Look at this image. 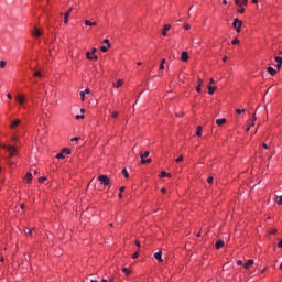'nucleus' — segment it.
<instances>
[{"label": "nucleus", "instance_id": "aec40b11", "mask_svg": "<svg viewBox=\"0 0 282 282\" xmlns=\"http://www.w3.org/2000/svg\"><path fill=\"white\" fill-rule=\"evenodd\" d=\"M122 85H124V82L122 79H119L117 82V84H113V87H116V89H120V87H122Z\"/></svg>", "mask_w": 282, "mask_h": 282}, {"label": "nucleus", "instance_id": "9b49d317", "mask_svg": "<svg viewBox=\"0 0 282 282\" xmlns=\"http://www.w3.org/2000/svg\"><path fill=\"white\" fill-rule=\"evenodd\" d=\"M86 58L88 61H98V56L94 55V53H86Z\"/></svg>", "mask_w": 282, "mask_h": 282}, {"label": "nucleus", "instance_id": "a18cd8bd", "mask_svg": "<svg viewBox=\"0 0 282 282\" xmlns=\"http://www.w3.org/2000/svg\"><path fill=\"white\" fill-rule=\"evenodd\" d=\"M79 140H80V138L75 137V138L72 139V142H78Z\"/></svg>", "mask_w": 282, "mask_h": 282}, {"label": "nucleus", "instance_id": "8fccbe9b", "mask_svg": "<svg viewBox=\"0 0 282 282\" xmlns=\"http://www.w3.org/2000/svg\"><path fill=\"white\" fill-rule=\"evenodd\" d=\"M8 165L12 166V164H14L12 161H10V159H7Z\"/></svg>", "mask_w": 282, "mask_h": 282}, {"label": "nucleus", "instance_id": "37998d69", "mask_svg": "<svg viewBox=\"0 0 282 282\" xmlns=\"http://www.w3.org/2000/svg\"><path fill=\"white\" fill-rule=\"evenodd\" d=\"M184 29H185V30H191V24L185 23V24H184Z\"/></svg>", "mask_w": 282, "mask_h": 282}, {"label": "nucleus", "instance_id": "c9c22d12", "mask_svg": "<svg viewBox=\"0 0 282 282\" xmlns=\"http://www.w3.org/2000/svg\"><path fill=\"white\" fill-rule=\"evenodd\" d=\"M75 118L76 120H83V118H85V115H77Z\"/></svg>", "mask_w": 282, "mask_h": 282}, {"label": "nucleus", "instance_id": "423d86ee", "mask_svg": "<svg viewBox=\"0 0 282 282\" xmlns=\"http://www.w3.org/2000/svg\"><path fill=\"white\" fill-rule=\"evenodd\" d=\"M74 8H70L65 14H64V23L67 25L69 23V14H72Z\"/></svg>", "mask_w": 282, "mask_h": 282}, {"label": "nucleus", "instance_id": "b1692460", "mask_svg": "<svg viewBox=\"0 0 282 282\" xmlns=\"http://www.w3.org/2000/svg\"><path fill=\"white\" fill-rule=\"evenodd\" d=\"M56 158H57V160H65V152L62 151L61 153H58V154L56 155Z\"/></svg>", "mask_w": 282, "mask_h": 282}, {"label": "nucleus", "instance_id": "cd10ccee", "mask_svg": "<svg viewBox=\"0 0 282 282\" xmlns=\"http://www.w3.org/2000/svg\"><path fill=\"white\" fill-rule=\"evenodd\" d=\"M164 63H166V59L165 58H163L162 61H161V64H160V66H159V69H164Z\"/></svg>", "mask_w": 282, "mask_h": 282}, {"label": "nucleus", "instance_id": "f8f14e48", "mask_svg": "<svg viewBox=\"0 0 282 282\" xmlns=\"http://www.w3.org/2000/svg\"><path fill=\"white\" fill-rule=\"evenodd\" d=\"M24 181L26 182V184H32V173L28 172L24 176Z\"/></svg>", "mask_w": 282, "mask_h": 282}, {"label": "nucleus", "instance_id": "c756f323", "mask_svg": "<svg viewBox=\"0 0 282 282\" xmlns=\"http://www.w3.org/2000/svg\"><path fill=\"white\" fill-rule=\"evenodd\" d=\"M34 76H36L37 78H41L43 76V74L41 73V70H36L34 73Z\"/></svg>", "mask_w": 282, "mask_h": 282}, {"label": "nucleus", "instance_id": "5fc2aeb1", "mask_svg": "<svg viewBox=\"0 0 282 282\" xmlns=\"http://www.w3.org/2000/svg\"><path fill=\"white\" fill-rule=\"evenodd\" d=\"M237 265H243V261L238 260V261H237Z\"/></svg>", "mask_w": 282, "mask_h": 282}, {"label": "nucleus", "instance_id": "de8ad7c7", "mask_svg": "<svg viewBox=\"0 0 282 282\" xmlns=\"http://www.w3.org/2000/svg\"><path fill=\"white\" fill-rule=\"evenodd\" d=\"M183 160H184V156L181 155L180 158L176 159V162H182Z\"/></svg>", "mask_w": 282, "mask_h": 282}, {"label": "nucleus", "instance_id": "e433bc0d", "mask_svg": "<svg viewBox=\"0 0 282 282\" xmlns=\"http://www.w3.org/2000/svg\"><path fill=\"white\" fill-rule=\"evenodd\" d=\"M0 67L3 69L6 67V61H0Z\"/></svg>", "mask_w": 282, "mask_h": 282}, {"label": "nucleus", "instance_id": "dca6fc26", "mask_svg": "<svg viewBox=\"0 0 282 282\" xmlns=\"http://www.w3.org/2000/svg\"><path fill=\"white\" fill-rule=\"evenodd\" d=\"M43 35V32H41V30L39 28H35L34 31H33V36H42Z\"/></svg>", "mask_w": 282, "mask_h": 282}, {"label": "nucleus", "instance_id": "774afa93", "mask_svg": "<svg viewBox=\"0 0 282 282\" xmlns=\"http://www.w3.org/2000/svg\"><path fill=\"white\" fill-rule=\"evenodd\" d=\"M101 282H109L107 279H102Z\"/></svg>", "mask_w": 282, "mask_h": 282}, {"label": "nucleus", "instance_id": "f03ea898", "mask_svg": "<svg viewBox=\"0 0 282 282\" xmlns=\"http://www.w3.org/2000/svg\"><path fill=\"white\" fill-rule=\"evenodd\" d=\"M98 181L100 182V184H102V186H109V184H111V181L107 175H99Z\"/></svg>", "mask_w": 282, "mask_h": 282}, {"label": "nucleus", "instance_id": "393cba45", "mask_svg": "<svg viewBox=\"0 0 282 282\" xmlns=\"http://www.w3.org/2000/svg\"><path fill=\"white\" fill-rule=\"evenodd\" d=\"M122 272H123V274H126V276H129L131 274V271L127 268H123Z\"/></svg>", "mask_w": 282, "mask_h": 282}, {"label": "nucleus", "instance_id": "6ab92c4d", "mask_svg": "<svg viewBox=\"0 0 282 282\" xmlns=\"http://www.w3.org/2000/svg\"><path fill=\"white\" fill-rule=\"evenodd\" d=\"M267 72L271 75V76H274L276 74V69H274V67L272 66H269L267 68Z\"/></svg>", "mask_w": 282, "mask_h": 282}, {"label": "nucleus", "instance_id": "bf43d9fd", "mask_svg": "<svg viewBox=\"0 0 282 282\" xmlns=\"http://www.w3.org/2000/svg\"><path fill=\"white\" fill-rule=\"evenodd\" d=\"M223 61H224V63H226L228 61V56H224Z\"/></svg>", "mask_w": 282, "mask_h": 282}, {"label": "nucleus", "instance_id": "58836bf2", "mask_svg": "<svg viewBox=\"0 0 282 282\" xmlns=\"http://www.w3.org/2000/svg\"><path fill=\"white\" fill-rule=\"evenodd\" d=\"M240 6H248V0H242V1L240 2Z\"/></svg>", "mask_w": 282, "mask_h": 282}, {"label": "nucleus", "instance_id": "a211bd4d", "mask_svg": "<svg viewBox=\"0 0 282 282\" xmlns=\"http://www.w3.org/2000/svg\"><path fill=\"white\" fill-rule=\"evenodd\" d=\"M224 240H218L216 243H215V248L216 250H219V248H224Z\"/></svg>", "mask_w": 282, "mask_h": 282}, {"label": "nucleus", "instance_id": "473e14b6", "mask_svg": "<svg viewBox=\"0 0 282 282\" xmlns=\"http://www.w3.org/2000/svg\"><path fill=\"white\" fill-rule=\"evenodd\" d=\"M231 44H232V45H239V39H234V40L231 41Z\"/></svg>", "mask_w": 282, "mask_h": 282}, {"label": "nucleus", "instance_id": "7c9ffc66", "mask_svg": "<svg viewBox=\"0 0 282 282\" xmlns=\"http://www.w3.org/2000/svg\"><path fill=\"white\" fill-rule=\"evenodd\" d=\"M275 202H276V204H282V195L276 196Z\"/></svg>", "mask_w": 282, "mask_h": 282}, {"label": "nucleus", "instance_id": "79ce46f5", "mask_svg": "<svg viewBox=\"0 0 282 282\" xmlns=\"http://www.w3.org/2000/svg\"><path fill=\"white\" fill-rule=\"evenodd\" d=\"M104 43H105L106 45H108V47H110V45H111V44H109V39H105V40H104Z\"/></svg>", "mask_w": 282, "mask_h": 282}, {"label": "nucleus", "instance_id": "4be33fe9", "mask_svg": "<svg viewBox=\"0 0 282 282\" xmlns=\"http://www.w3.org/2000/svg\"><path fill=\"white\" fill-rule=\"evenodd\" d=\"M202 131H203L202 126H198V127H197V130H196V135H197V138H202Z\"/></svg>", "mask_w": 282, "mask_h": 282}, {"label": "nucleus", "instance_id": "39448f33", "mask_svg": "<svg viewBox=\"0 0 282 282\" xmlns=\"http://www.w3.org/2000/svg\"><path fill=\"white\" fill-rule=\"evenodd\" d=\"M15 100L21 107H23V105H25V95L18 94Z\"/></svg>", "mask_w": 282, "mask_h": 282}, {"label": "nucleus", "instance_id": "5701e85b", "mask_svg": "<svg viewBox=\"0 0 282 282\" xmlns=\"http://www.w3.org/2000/svg\"><path fill=\"white\" fill-rule=\"evenodd\" d=\"M124 191H126V187L124 186H121L120 188H119V194H118V197L120 198V199H122V193H124Z\"/></svg>", "mask_w": 282, "mask_h": 282}, {"label": "nucleus", "instance_id": "864d4df0", "mask_svg": "<svg viewBox=\"0 0 282 282\" xmlns=\"http://www.w3.org/2000/svg\"><path fill=\"white\" fill-rule=\"evenodd\" d=\"M7 98H8L9 100H12V95H11L10 93H8V94H7Z\"/></svg>", "mask_w": 282, "mask_h": 282}, {"label": "nucleus", "instance_id": "4c0bfd02", "mask_svg": "<svg viewBox=\"0 0 282 282\" xmlns=\"http://www.w3.org/2000/svg\"><path fill=\"white\" fill-rule=\"evenodd\" d=\"M108 50H109V47H107V46H101V47H100V51H101V52H107Z\"/></svg>", "mask_w": 282, "mask_h": 282}, {"label": "nucleus", "instance_id": "ea45409f", "mask_svg": "<svg viewBox=\"0 0 282 282\" xmlns=\"http://www.w3.org/2000/svg\"><path fill=\"white\" fill-rule=\"evenodd\" d=\"M111 117H112V118H118V111H113V112L111 113Z\"/></svg>", "mask_w": 282, "mask_h": 282}, {"label": "nucleus", "instance_id": "6e6552de", "mask_svg": "<svg viewBox=\"0 0 282 282\" xmlns=\"http://www.w3.org/2000/svg\"><path fill=\"white\" fill-rule=\"evenodd\" d=\"M181 61H183V63H186L188 61V52L186 51L182 52Z\"/></svg>", "mask_w": 282, "mask_h": 282}, {"label": "nucleus", "instance_id": "a19ab883", "mask_svg": "<svg viewBox=\"0 0 282 282\" xmlns=\"http://www.w3.org/2000/svg\"><path fill=\"white\" fill-rule=\"evenodd\" d=\"M139 256H140V254H139L138 251H137V252H134V253L132 254V259H138Z\"/></svg>", "mask_w": 282, "mask_h": 282}, {"label": "nucleus", "instance_id": "0eeeda50", "mask_svg": "<svg viewBox=\"0 0 282 282\" xmlns=\"http://www.w3.org/2000/svg\"><path fill=\"white\" fill-rule=\"evenodd\" d=\"M154 259H156V261H159V263H162L164 261L162 259V251L154 253Z\"/></svg>", "mask_w": 282, "mask_h": 282}, {"label": "nucleus", "instance_id": "a878e982", "mask_svg": "<svg viewBox=\"0 0 282 282\" xmlns=\"http://www.w3.org/2000/svg\"><path fill=\"white\" fill-rule=\"evenodd\" d=\"M160 177H171V174L163 171V172H161Z\"/></svg>", "mask_w": 282, "mask_h": 282}, {"label": "nucleus", "instance_id": "052dcab7", "mask_svg": "<svg viewBox=\"0 0 282 282\" xmlns=\"http://www.w3.org/2000/svg\"><path fill=\"white\" fill-rule=\"evenodd\" d=\"M223 6H228V0H224Z\"/></svg>", "mask_w": 282, "mask_h": 282}, {"label": "nucleus", "instance_id": "f704fd0d", "mask_svg": "<svg viewBox=\"0 0 282 282\" xmlns=\"http://www.w3.org/2000/svg\"><path fill=\"white\" fill-rule=\"evenodd\" d=\"M245 112H246L245 109H237V110H236V113H238V115H241V113H245Z\"/></svg>", "mask_w": 282, "mask_h": 282}, {"label": "nucleus", "instance_id": "20e7f679", "mask_svg": "<svg viewBox=\"0 0 282 282\" xmlns=\"http://www.w3.org/2000/svg\"><path fill=\"white\" fill-rule=\"evenodd\" d=\"M149 155V151L140 154L141 164H151V159H145Z\"/></svg>", "mask_w": 282, "mask_h": 282}, {"label": "nucleus", "instance_id": "f3484780", "mask_svg": "<svg viewBox=\"0 0 282 282\" xmlns=\"http://www.w3.org/2000/svg\"><path fill=\"white\" fill-rule=\"evenodd\" d=\"M207 89H208V95L213 96V94H215V89H217V87H215V86L213 87L212 85H208Z\"/></svg>", "mask_w": 282, "mask_h": 282}, {"label": "nucleus", "instance_id": "bb28decb", "mask_svg": "<svg viewBox=\"0 0 282 282\" xmlns=\"http://www.w3.org/2000/svg\"><path fill=\"white\" fill-rule=\"evenodd\" d=\"M123 177L129 178V171L127 169L122 170Z\"/></svg>", "mask_w": 282, "mask_h": 282}, {"label": "nucleus", "instance_id": "412c9836", "mask_svg": "<svg viewBox=\"0 0 282 282\" xmlns=\"http://www.w3.org/2000/svg\"><path fill=\"white\" fill-rule=\"evenodd\" d=\"M216 124H218V127H221V124H226V118L217 119Z\"/></svg>", "mask_w": 282, "mask_h": 282}, {"label": "nucleus", "instance_id": "c85d7f7f", "mask_svg": "<svg viewBox=\"0 0 282 282\" xmlns=\"http://www.w3.org/2000/svg\"><path fill=\"white\" fill-rule=\"evenodd\" d=\"M62 152L66 153V155H69V153H72V150L64 148Z\"/></svg>", "mask_w": 282, "mask_h": 282}, {"label": "nucleus", "instance_id": "3c124183", "mask_svg": "<svg viewBox=\"0 0 282 282\" xmlns=\"http://www.w3.org/2000/svg\"><path fill=\"white\" fill-rule=\"evenodd\" d=\"M254 120H257V117H256V115H253V119H252V123H251V127H254Z\"/></svg>", "mask_w": 282, "mask_h": 282}, {"label": "nucleus", "instance_id": "2f4dec72", "mask_svg": "<svg viewBox=\"0 0 282 282\" xmlns=\"http://www.w3.org/2000/svg\"><path fill=\"white\" fill-rule=\"evenodd\" d=\"M85 25H96V22H91L89 20H86L85 21Z\"/></svg>", "mask_w": 282, "mask_h": 282}, {"label": "nucleus", "instance_id": "2eb2a0df", "mask_svg": "<svg viewBox=\"0 0 282 282\" xmlns=\"http://www.w3.org/2000/svg\"><path fill=\"white\" fill-rule=\"evenodd\" d=\"M169 30H171V24H166V25L163 28V30H162V35H163V36H166Z\"/></svg>", "mask_w": 282, "mask_h": 282}, {"label": "nucleus", "instance_id": "f257e3e1", "mask_svg": "<svg viewBox=\"0 0 282 282\" xmlns=\"http://www.w3.org/2000/svg\"><path fill=\"white\" fill-rule=\"evenodd\" d=\"M0 149H7L9 158H14V155H17V148L14 145H8L0 142Z\"/></svg>", "mask_w": 282, "mask_h": 282}, {"label": "nucleus", "instance_id": "338daca9", "mask_svg": "<svg viewBox=\"0 0 282 282\" xmlns=\"http://www.w3.org/2000/svg\"><path fill=\"white\" fill-rule=\"evenodd\" d=\"M161 193H166V188H162V189H161Z\"/></svg>", "mask_w": 282, "mask_h": 282}, {"label": "nucleus", "instance_id": "4d7b16f0", "mask_svg": "<svg viewBox=\"0 0 282 282\" xmlns=\"http://www.w3.org/2000/svg\"><path fill=\"white\" fill-rule=\"evenodd\" d=\"M135 246H137L138 248H140V246H141V245H140V240H137V241H135Z\"/></svg>", "mask_w": 282, "mask_h": 282}, {"label": "nucleus", "instance_id": "9d476101", "mask_svg": "<svg viewBox=\"0 0 282 282\" xmlns=\"http://www.w3.org/2000/svg\"><path fill=\"white\" fill-rule=\"evenodd\" d=\"M254 265V260H248L245 264L243 268L245 270H248L249 268H252Z\"/></svg>", "mask_w": 282, "mask_h": 282}, {"label": "nucleus", "instance_id": "603ef678", "mask_svg": "<svg viewBox=\"0 0 282 282\" xmlns=\"http://www.w3.org/2000/svg\"><path fill=\"white\" fill-rule=\"evenodd\" d=\"M236 6H241V0H235Z\"/></svg>", "mask_w": 282, "mask_h": 282}, {"label": "nucleus", "instance_id": "680f3d73", "mask_svg": "<svg viewBox=\"0 0 282 282\" xmlns=\"http://www.w3.org/2000/svg\"><path fill=\"white\" fill-rule=\"evenodd\" d=\"M262 147H263V149H269L267 143H263Z\"/></svg>", "mask_w": 282, "mask_h": 282}, {"label": "nucleus", "instance_id": "69168bd1", "mask_svg": "<svg viewBox=\"0 0 282 282\" xmlns=\"http://www.w3.org/2000/svg\"><path fill=\"white\" fill-rule=\"evenodd\" d=\"M28 235L32 237V229L29 230Z\"/></svg>", "mask_w": 282, "mask_h": 282}, {"label": "nucleus", "instance_id": "1a4fd4ad", "mask_svg": "<svg viewBox=\"0 0 282 282\" xmlns=\"http://www.w3.org/2000/svg\"><path fill=\"white\" fill-rule=\"evenodd\" d=\"M19 124H21V120L20 119H15L11 122L10 128L11 129H17V127H19Z\"/></svg>", "mask_w": 282, "mask_h": 282}, {"label": "nucleus", "instance_id": "09e8293b", "mask_svg": "<svg viewBox=\"0 0 282 282\" xmlns=\"http://www.w3.org/2000/svg\"><path fill=\"white\" fill-rule=\"evenodd\" d=\"M79 95H80L82 100H85V93L82 91Z\"/></svg>", "mask_w": 282, "mask_h": 282}, {"label": "nucleus", "instance_id": "6e6d98bb", "mask_svg": "<svg viewBox=\"0 0 282 282\" xmlns=\"http://www.w3.org/2000/svg\"><path fill=\"white\" fill-rule=\"evenodd\" d=\"M209 85H215V79L210 78L209 79Z\"/></svg>", "mask_w": 282, "mask_h": 282}, {"label": "nucleus", "instance_id": "ddd939ff", "mask_svg": "<svg viewBox=\"0 0 282 282\" xmlns=\"http://www.w3.org/2000/svg\"><path fill=\"white\" fill-rule=\"evenodd\" d=\"M274 61H275V63H278V64H276L278 69H281L282 57H281V56H275V57H274Z\"/></svg>", "mask_w": 282, "mask_h": 282}, {"label": "nucleus", "instance_id": "e2e57ef3", "mask_svg": "<svg viewBox=\"0 0 282 282\" xmlns=\"http://www.w3.org/2000/svg\"><path fill=\"white\" fill-rule=\"evenodd\" d=\"M20 208L23 210V208H25V204H21Z\"/></svg>", "mask_w": 282, "mask_h": 282}, {"label": "nucleus", "instance_id": "49530a36", "mask_svg": "<svg viewBox=\"0 0 282 282\" xmlns=\"http://www.w3.org/2000/svg\"><path fill=\"white\" fill-rule=\"evenodd\" d=\"M238 12H239L240 14H243V12H246V9H245V8H241V9L238 10Z\"/></svg>", "mask_w": 282, "mask_h": 282}, {"label": "nucleus", "instance_id": "0e129e2a", "mask_svg": "<svg viewBox=\"0 0 282 282\" xmlns=\"http://www.w3.org/2000/svg\"><path fill=\"white\" fill-rule=\"evenodd\" d=\"M83 93H84L85 95H86V94H89V89H85Z\"/></svg>", "mask_w": 282, "mask_h": 282}, {"label": "nucleus", "instance_id": "7ed1b4c3", "mask_svg": "<svg viewBox=\"0 0 282 282\" xmlns=\"http://www.w3.org/2000/svg\"><path fill=\"white\" fill-rule=\"evenodd\" d=\"M241 25H243L241 20H239V18H236L232 23V26L236 29V32H241Z\"/></svg>", "mask_w": 282, "mask_h": 282}, {"label": "nucleus", "instance_id": "4468645a", "mask_svg": "<svg viewBox=\"0 0 282 282\" xmlns=\"http://www.w3.org/2000/svg\"><path fill=\"white\" fill-rule=\"evenodd\" d=\"M202 85H204V79L198 78V86L196 87V91H197L198 94L202 93Z\"/></svg>", "mask_w": 282, "mask_h": 282}, {"label": "nucleus", "instance_id": "c03bdc74", "mask_svg": "<svg viewBox=\"0 0 282 282\" xmlns=\"http://www.w3.org/2000/svg\"><path fill=\"white\" fill-rule=\"evenodd\" d=\"M207 183H208V184H213V176H209V177L207 178Z\"/></svg>", "mask_w": 282, "mask_h": 282}, {"label": "nucleus", "instance_id": "72a5a7b5", "mask_svg": "<svg viewBox=\"0 0 282 282\" xmlns=\"http://www.w3.org/2000/svg\"><path fill=\"white\" fill-rule=\"evenodd\" d=\"M46 181H47V178H46L45 176H42V177L39 178V182H40L41 184H43V182H46Z\"/></svg>", "mask_w": 282, "mask_h": 282}, {"label": "nucleus", "instance_id": "13d9d810", "mask_svg": "<svg viewBox=\"0 0 282 282\" xmlns=\"http://www.w3.org/2000/svg\"><path fill=\"white\" fill-rule=\"evenodd\" d=\"M271 235H276V229H272Z\"/></svg>", "mask_w": 282, "mask_h": 282}]
</instances>
